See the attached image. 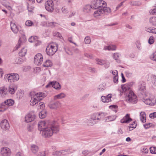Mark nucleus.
Here are the masks:
<instances>
[{"instance_id": "f257e3e1", "label": "nucleus", "mask_w": 156, "mask_h": 156, "mask_svg": "<svg viewBox=\"0 0 156 156\" xmlns=\"http://www.w3.org/2000/svg\"><path fill=\"white\" fill-rule=\"evenodd\" d=\"M91 6L93 9L99 8L94 12L95 16H100L102 14H106L110 12V9L106 7V2L102 0H96L92 1L91 2Z\"/></svg>"}, {"instance_id": "f03ea898", "label": "nucleus", "mask_w": 156, "mask_h": 156, "mask_svg": "<svg viewBox=\"0 0 156 156\" xmlns=\"http://www.w3.org/2000/svg\"><path fill=\"white\" fill-rule=\"evenodd\" d=\"M59 131L58 123L55 121L50 123L48 126L41 131L43 137L48 138L51 137L53 133H57Z\"/></svg>"}, {"instance_id": "7ed1b4c3", "label": "nucleus", "mask_w": 156, "mask_h": 156, "mask_svg": "<svg viewBox=\"0 0 156 156\" xmlns=\"http://www.w3.org/2000/svg\"><path fill=\"white\" fill-rule=\"evenodd\" d=\"M133 84V83L131 82L122 85L121 88L123 91L126 92L125 98L126 101L129 103L135 104L137 102V97L130 90Z\"/></svg>"}, {"instance_id": "20e7f679", "label": "nucleus", "mask_w": 156, "mask_h": 156, "mask_svg": "<svg viewBox=\"0 0 156 156\" xmlns=\"http://www.w3.org/2000/svg\"><path fill=\"white\" fill-rule=\"evenodd\" d=\"M58 45L55 42H52L49 44L46 49L48 55L51 56L53 55L58 49Z\"/></svg>"}, {"instance_id": "39448f33", "label": "nucleus", "mask_w": 156, "mask_h": 156, "mask_svg": "<svg viewBox=\"0 0 156 156\" xmlns=\"http://www.w3.org/2000/svg\"><path fill=\"white\" fill-rule=\"evenodd\" d=\"M14 103V101L12 99H8L5 101L0 104V112H4L8 109L9 106H12Z\"/></svg>"}, {"instance_id": "423d86ee", "label": "nucleus", "mask_w": 156, "mask_h": 156, "mask_svg": "<svg viewBox=\"0 0 156 156\" xmlns=\"http://www.w3.org/2000/svg\"><path fill=\"white\" fill-rule=\"evenodd\" d=\"M43 56L40 53L36 54L34 58V62L35 64L37 65H40L43 62Z\"/></svg>"}, {"instance_id": "0eeeda50", "label": "nucleus", "mask_w": 156, "mask_h": 156, "mask_svg": "<svg viewBox=\"0 0 156 156\" xmlns=\"http://www.w3.org/2000/svg\"><path fill=\"white\" fill-rule=\"evenodd\" d=\"M45 8L46 10L50 12H52L54 9L53 2L51 0L48 1L45 4Z\"/></svg>"}, {"instance_id": "6e6552de", "label": "nucleus", "mask_w": 156, "mask_h": 156, "mask_svg": "<svg viewBox=\"0 0 156 156\" xmlns=\"http://www.w3.org/2000/svg\"><path fill=\"white\" fill-rule=\"evenodd\" d=\"M1 127L2 129L4 130H8L9 128V123L7 120L4 119L1 122Z\"/></svg>"}, {"instance_id": "1a4fd4ad", "label": "nucleus", "mask_w": 156, "mask_h": 156, "mask_svg": "<svg viewBox=\"0 0 156 156\" xmlns=\"http://www.w3.org/2000/svg\"><path fill=\"white\" fill-rule=\"evenodd\" d=\"M1 152L2 156H10L11 154V151L10 149L6 147H4L2 148Z\"/></svg>"}, {"instance_id": "9d476101", "label": "nucleus", "mask_w": 156, "mask_h": 156, "mask_svg": "<svg viewBox=\"0 0 156 156\" xmlns=\"http://www.w3.org/2000/svg\"><path fill=\"white\" fill-rule=\"evenodd\" d=\"M61 105V103L59 101L51 102H50L48 106L51 109H56L58 108Z\"/></svg>"}, {"instance_id": "9b49d317", "label": "nucleus", "mask_w": 156, "mask_h": 156, "mask_svg": "<svg viewBox=\"0 0 156 156\" xmlns=\"http://www.w3.org/2000/svg\"><path fill=\"white\" fill-rule=\"evenodd\" d=\"M35 118V115L30 113L25 116V122L27 123L30 122L34 120Z\"/></svg>"}, {"instance_id": "f8f14e48", "label": "nucleus", "mask_w": 156, "mask_h": 156, "mask_svg": "<svg viewBox=\"0 0 156 156\" xmlns=\"http://www.w3.org/2000/svg\"><path fill=\"white\" fill-rule=\"evenodd\" d=\"M20 33L22 34V37H20L19 41L18 43L16 46V48L17 49L18 48L21 46L22 43L23 41H25L26 39V37L25 34L23 33V31L20 30Z\"/></svg>"}, {"instance_id": "ddd939ff", "label": "nucleus", "mask_w": 156, "mask_h": 156, "mask_svg": "<svg viewBox=\"0 0 156 156\" xmlns=\"http://www.w3.org/2000/svg\"><path fill=\"white\" fill-rule=\"evenodd\" d=\"M132 120V119L130 117L129 115L127 114L122 119H121L120 122L122 123H128Z\"/></svg>"}, {"instance_id": "4468645a", "label": "nucleus", "mask_w": 156, "mask_h": 156, "mask_svg": "<svg viewBox=\"0 0 156 156\" xmlns=\"http://www.w3.org/2000/svg\"><path fill=\"white\" fill-rule=\"evenodd\" d=\"M112 94H108L106 96H102L101 99L103 102H109L111 101Z\"/></svg>"}, {"instance_id": "2eb2a0df", "label": "nucleus", "mask_w": 156, "mask_h": 156, "mask_svg": "<svg viewBox=\"0 0 156 156\" xmlns=\"http://www.w3.org/2000/svg\"><path fill=\"white\" fill-rule=\"evenodd\" d=\"M11 29L12 31L15 34H16L18 30V27H17L15 23H12V22L10 23Z\"/></svg>"}, {"instance_id": "dca6fc26", "label": "nucleus", "mask_w": 156, "mask_h": 156, "mask_svg": "<svg viewBox=\"0 0 156 156\" xmlns=\"http://www.w3.org/2000/svg\"><path fill=\"white\" fill-rule=\"evenodd\" d=\"M36 97L35 96L33 98L31 97V99L30 101V104L31 105H34L37 103L39 101H40L42 99V98H36Z\"/></svg>"}, {"instance_id": "f3484780", "label": "nucleus", "mask_w": 156, "mask_h": 156, "mask_svg": "<svg viewBox=\"0 0 156 156\" xmlns=\"http://www.w3.org/2000/svg\"><path fill=\"white\" fill-rule=\"evenodd\" d=\"M52 87L57 90H59L61 89V86L60 83L56 81H52Z\"/></svg>"}, {"instance_id": "a211bd4d", "label": "nucleus", "mask_w": 156, "mask_h": 156, "mask_svg": "<svg viewBox=\"0 0 156 156\" xmlns=\"http://www.w3.org/2000/svg\"><path fill=\"white\" fill-rule=\"evenodd\" d=\"M144 100V102L145 104L147 105H153L156 102L155 101L156 100H154V99L151 100L150 99H147Z\"/></svg>"}, {"instance_id": "6ab92c4d", "label": "nucleus", "mask_w": 156, "mask_h": 156, "mask_svg": "<svg viewBox=\"0 0 156 156\" xmlns=\"http://www.w3.org/2000/svg\"><path fill=\"white\" fill-rule=\"evenodd\" d=\"M138 90L140 91H144L145 90V83L143 82H140L139 83Z\"/></svg>"}, {"instance_id": "aec40b11", "label": "nucleus", "mask_w": 156, "mask_h": 156, "mask_svg": "<svg viewBox=\"0 0 156 156\" xmlns=\"http://www.w3.org/2000/svg\"><path fill=\"white\" fill-rule=\"evenodd\" d=\"M45 122L44 121H42L39 122L38 124V129L40 131H41L44 129L46 128V127L45 126Z\"/></svg>"}, {"instance_id": "412c9836", "label": "nucleus", "mask_w": 156, "mask_h": 156, "mask_svg": "<svg viewBox=\"0 0 156 156\" xmlns=\"http://www.w3.org/2000/svg\"><path fill=\"white\" fill-rule=\"evenodd\" d=\"M146 31L150 33L156 34V28L153 27H145Z\"/></svg>"}, {"instance_id": "4be33fe9", "label": "nucleus", "mask_w": 156, "mask_h": 156, "mask_svg": "<svg viewBox=\"0 0 156 156\" xmlns=\"http://www.w3.org/2000/svg\"><path fill=\"white\" fill-rule=\"evenodd\" d=\"M38 147L34 144L32 145L31 147V149L33 153L37 154L39 150Z\"/></svg>"}, {"instance_id": "5701e85b", "label": "nucleus", "mask_w": 156, "mask_h": 156, "mask_svg": "<svg viewBox=\"0 0 156 156\" xmlns=\"http://www.w3.org/2000/svg\"><path fill=\"white\" fill-rule=\"evenodd\" d=\"M91 5H87L84 6L83 8V11L85 13H88L90 11L92 7Z\"/></svg>"}, {"instance_id": "b1692460", "label": "nucleus", "mask_w": 156, "mask_h": 156, "mask_svg": "<svg viewBox=\"0 0 156 156\" xmlns=\"http://www.w3.org/2000/svg\"><path fill=\"white\" fill-rule=\"evenodd\" d=\"M47 26L48 27H51V28H53L55 27H57L58 25V24L55 22H48L47 23H45Z\"/></svg>"}, {"instance_id": "393cba45", "label": "nucleus", "mask_w": 156, "mask_h": 156, "mask_svg": "<svg viewBox=\"0 0 156 156\" xmlns=\"http://www.w3.org/2000/svg\"><path fill=\"white\" fill-rule=\"evenodd\" d=\"M146 115L144 112H141L140 113V117L141 121L143 123L146 122Z\"/></svg>"}, {"instance_id": "a878e982", "label": "nucleus", "mask_w": 156, "mask_h": 156, "mask_svg": "<svg viewBox=\"0 0 156 156\" xmlns=\"http://www.w3.org/2000/svg\"><path fill=\"white\" fill-rule=\"evenodd\" d=\"M104 49L105 50L108 49L109 50H115L116 49V47L115 45H111L108 46H105Z\"/></svg>"}, {"instance_id": "bb28decb", "label": "nucleus", "mask_w": 156, "mask_h": 156, "mask_svg": "<svg viewBox=\"0 0 156 156\" xmlns=\"http://www.w3.org/2000/svg\"><path fill=\"white\" fill-rule=\"evenodd\" d=\"M17 87H14L12 85H10L9 88V91L10 94H13L14 93Z\"/></svg>"}, {"instance_id": "cd10ccee", "label": "nucleus", "mask_w": 156, "mask_h": 156, "mask_svg": "<svg viewBox=\"0 0 156 156\" xmlns=\"http://www.w3.org/2000/svg\"><path fill=\"white\" fill-rule=\"evenodd\" d=\"M47 115V111L45 110H43L40 112L39 114V116L41 119L45 118Z\"/></svg>"}, {"instance_id": "c85d7f7f", "label": "nucleus", "mask_w": 156, "mask_h": 156, "mask_svg": "<svg viewBox=\"0 0 156 156\" xmlns=\"http://www.w3.org/2000/svg\"><path fill=\"white\" fill-rule=\"evenodd\" d=\"M66 94L63 93H60L54 96V99L56 100L57 99H59L63 98L66 96Z\"/></svg>"}, {"instance_id": "c756f323", "label": "nucleus", "mask_w": 156, "mask_h": 156, "mask_svg": "<svg viewBox=\"0 0 156 156\" xmlns=\"http://www.w3.org/2000/svg\"><path fill=\"white\" fill-rule=\"evenodd\" d=\"M98 122V121H95L90 118L88 121L87 123L88 125L91 126L97 123Z\"/></svg>"}, {"instance_id": "7c9ffc66", "label": "nucleus", "mask_w": 156, "mask_h": 156, "mask_svg": "<svg viewBox=\"0 0 156 156\" xmlns=\"http://www.w3.org/2000/svg\"><path fill=\"white\" fill-rule=\"evenodd\" d=\"M52 65V62L50 60H48L46 61L45 62L43 65L44 67H49L51 66Z\"/></svg>"}, {"instance_id": "2f4dec72", "label": "nucleus", "mask_w": 156, "mask_h": 156, "mask_svg": "<svg viewBox=\"0 0 156 156\" xmlns=\"http://www.w3.org/2000/svg\"><path fill=\"white\" fill-rule=\"evenodd\" d=\"M150 23L154 26H156V17H152L150 18L149 20Z\"/></svg>"}, {"instance_id": "473e14b6", "label": "nucleus", "mask_w": 156, "mask_h": 156, "mask_svg": "<svg viewBox=\"0 0 156 156\" xmlns=\"http://www.w3.org/2000/svg\"><path fill=\"white\" fill-rule=\"evenodd\" d=\"M115 119V117L114 116H110L106 117L105 118V122H110L113 121Z\"/></svg>"}, {"instance_id": "72a5a7b5", "label": "nucleus", "mask_w": 156, "mask_h": 156, "mask_svg": "<svg viewBox=\"0 0 156 156\" xmlns=\"http://www.w3.org/2000/svg\"><path fill=\"white\" fill-rule=\"evenodd\" d=\"M0 2L2 5L5 6L6 8L8 9L10 8V7L9 6V3L8 2L5 0H2Z\"/></svg>"}, {"instance_id": "f704fd0d", "label": "nucleus", "mask_w": 156, "mask_h": 156, "mask_svg": "<svg viewBox=\"0 0 156 156\" xmlns=\"http://www.w3.org/2000/svg\"><path fill=\"white\" fill-rule=\"evenodd\" d=\"M27 49L24 48H23L19 52V55L20 56H24L27 53Z\"/></svg>"}, {"instance_id": "c9c22d12", "label": "nucleus", "mask_w": 156, "mask_h": 156, "mask_svg": "<svg viewBox=\"0 0 156 156\" xmlns=\"http://www.w3.org/2000/svg\"><path fill=\"white\" fill-rule=\"evenodd\" d=\"M132 5L140 6L142 5V3L139 1L131 2H130Z\"/></svg>"}, {"instance_id": "e433bc0d", "label": "nucleus", "mask_w": 156, "mask_h": 156, "mask_svg": "<svg viewBox=\"0 0 156 156\" xmlns=\"http://www.w3.org/2000/svg\"><path fill=\"white\" fill-rule=\"evenodd\" d=\"M38 38L37 36H31L29 38V41L30 42H36Z\"/></svg>"}, {"instance_id": "4c0bfd02", "label": "nucleus", "mask_w": 156, "mask_h": 156, "mask_svg": "<svg viewBox=\"0 0 156 156\" xmlns=\"http://www.w3.org/2000/svg\"><path fill=\"white\" fill-rule=\"evenodd\" d=\"M113 57L116 61L117 62H120V61L119 59V55L118 53H114L113 56Z\"/></svg>"}, {"instance_id": "58836bf2", "label": "nucleus", "mask_w": 156, "mask_h": 156, "mask_svg": "<svg viewBox=\"0 0 156 156\" xmlns=\"http://www.w3.org/2000/svg\"><path fill=\"white\" fill-rule=\"evenodd\" d=\"M13 82H15L18 81L19 79V76L17 73H13Z\"/></svg>"}, {"instance_id": "ea45409f", "label": "nucleus", "mask_w": 156, "mask_h": 156, "mask_svg": "<svg viewBox=\"0 0 156 156\" xmlns=\"http://www.w3.org/2000/svg\"><path fill=\"white\" fill-rule=\"evenodd\" d=\"M35 96L37 98L40 97H44L46 96V94L41 92H39L35 94Z\"/></svg>"}, {"instance_id": "a19ab883", "label": "nucleus", "mask_w": 156, "mask_h": 156, "mask_svg": "<svg viewBox=\"0 0 156 156\" xmlns=\"http://www.w3.org/2000/svg\"><path fill=\"white\" fill-rule=\"evenodd\" d=\"M13 73L8 74L7 75V76H6V77L7 78L8 80L9 81L10 80V82H11V81H13Z\"/></svg>"}, {"instance_id": "79ce46f5", "label": "nucleus", "mask_w": 156, "mask_h": 156, "mask_svg": "<svg viewBox=\"0 0 156 156\" xmlns=\"http://www.w3.org/2000/svg\"><path fill=\"white\" fill-rule=\"evenodd\" d=\"M23 62V59L20 58L18 57L15 59V62L17 64H21Z\"/></svg>"}, {"instance_id": "37998d69", "label": "nucleus", "mask_w": 156, "mask_h": 156, "mask_svg": "<svg viewBox=\"0 0 156 156\" xmlns=\"http://www.w3.org/2000/svg\"><path fill=\"white\" fill-rule=\"evenodd\" d=\"M150 57L152 60L156 61V52L153 53Z\"/></svg>"}, {"instance_id": "c03bdc74", "label": "nucleus", "mask_w": 156, "mask_h": 156, "mask_svg": "<svg viewBox=\"0 0 156 156\" xmlns=\"http://www.w3.org/2000/svg\"><path fill=\"white\" fill-rule=\"evenodd\" d=\"M96 60L97 62V63L98 64L102 65H103L105 63V61L103 60L99 59H96Z\"/></svg>"}, {"instance_id": "a18cd8bd", "label": "nucleus", "mask_w": 156, "mask_h": 156, "mask_svg": "<svg viewBox=\"0 0 156 156\" xmlns=\"http://www.w3.org/2000/svg\"><path fill=\"white\" fill-rule=\"evenodd\" d=\"M150 152L152 154H156V147H151L150 148Z\"/></svg>"}, {"instance_id": "49530a36", "label": "nucleus", "mask_w": 156, "mask_h": 156, "mask_svg": "<svg viewBox=\"0 0 156 156\" xmlns=\"http://www.w3.org/2000/svg\"><path fill=\"white\" fill-rule=\"evenodd\" d=\"M6 89H5L4 87H2L1 88L0 90V93L2 94H6Z\"/></svg>"}, {"instance_id": "de8ad7c7", "label": "nucleus", "mask_w": 156, "mask_h": 156, "mask_svg": "<svg viewBox=\"0 0 156 156\" xmlns=\"http://www.w3.org/2000/svg\"><path fill=\"white\" fill-rule=\"evenodd\" d=\"M62 154V152L61 151H56L52 153V155L60 156Z\"/></svg>"}, {"instance_id": "09e8293b", "label": "nucleus", "mask_w": 156, "mask_h": 156, "mask_svg": "<svg viewBox=\"0 0 156 156\" xmlns=\"http://www.w3.org/2000/svg\"><path fill=\"white\" fill-rule=\"evenodd\" d=\"M84 41L86 44H89L90 42V37L88 36L86 37L85 38Z\"/></svg>"}, {"instance_id": "8fccbe9b", "label": "nucleus", "mask_w": 156, "mask_h": 156, "mask_svg": "<svg viewBox=\"0 0 156 156\" xmlns=\"http://www.w3.org/2000/svg\"><path fill=\"white\" fill-rule=\"evenodd\" d=\"M154 37L153 36H151L150 37L148 41V43L150 44H151L153 43L154 42Z\"/></svg>"}, {"instance_id": "3c124183", "label": "nucleus", "mask_w": 156, "mask_h": 156, "mask_svg": "<svg viewBox=\"0 0 156 156\" xmlns=\"http://www.w3.org/2000/svg\"><path fill=\"white\" fill-rule=\"evenodd\" d=\"M32 24V22L30 20H27L25 22V25L27 26H31Z\"/></svg>"}, {"instance_id": "603ef678", "label": "nucleus", "mask_w": 156, "mask_h": 156, "mask_svg": "<svg viewBox=\"0 0 156 156\" xmlns=\"http://www.w3.org/2000/svg\"><path fill=\"white\" fill-rule=\"evenodd\" d=\"M96 116L97 114H94L92 115L91 118L95 121H97V120H100V118L98 117L97 118Z\"/></svg>"}, {"instance_id": "864d4df0", "label": "nucleus", "mask_w": 156, "mask_h": 156, "mask_svg": "<svg viewBox=\"0 0 156 156\" xmlns=\"http://www.w3.org/2000/svg\"><path fill=\"white\" fill-rule=\"evenodd\" d=\"M141 151L145 153H147L148 152V150L146 147H144L143 148L141 149Z\"/></svg>"}, {"instance_id": "5fc2aeb1", "label": "nucleus", "mask_w": 156, "mask_h": 156, "mask_svg": "<svg viewBox=\"0 0 156 156\" xmlns=\"http://www.w3.org/2000/svg\"><path fill=\"white\" fill-rule=\"evenodd\" d=\"M152 126V125L151 123H146L144 124V126L146 129H147L151 127Z\"/></svg>"}, {"instance_id": "6e6d98bb", "label": "nucleus", "mask_w": 156, "mask_h": 156, "mask_svg": "<svg viewBox=\"0 0 156 156\" xmlns=\"http://www.w3.org/2000/svg\"><path fill=\"white\" fill-rule=\"evenodd\" d=\"M113 81L114 83H117L118 82V75L114 76L113 78Z\"/></svg>"}, {"instance_id": "4d7b16f0", "label": "nucleus", "mask_w": 156, "mask_h": 156, "mask_svg": "<svg viewBox=\"0 0 156 156\" xmlns=\"http://www.w3.org/2000/svg\"><path fill=\"white\" fill-rule=\"evenodd\" d=\"M36 155L38 156H45V151L40 152L37 153Z\"/></svg>"}, {"instance_id": "13d9d810", "label": "nucleus", "mask_w": 156, "mask_h": 156, "mask_svg": "<svg viewBox=\"0 0 156 156\" xmlns=\"http://www.w3.org/2000/svg\"><path fill=\"white\" fill-rule=\"evenodd\" d=\"M149 117L151 119H154L156 117V112H154L150 114Z\"/></svg>"}, {"instance_id": "bf43d9fd", "label": "nucleus", "mask_w": 156, "mask_h": 156, "mask_svg": "<svg viewBox=\"0 0 156 156\" xmlns=\"http://www.w3.org/2000/svg\"><path fill=\"white\" fill-rule=\"evenodd\" d=\"M150 13L152 15H156V8L151 9L150 12Z\"/></svg>"}, {"instance_id": "052dcab7", "label": "nucleus", "mask_w": 156, "mask_h": 156, "mask_svg": "<svg viewBox=\"0 0 156 156\" xmlns=\"http://www.w3.org/2000/svg\"><path fill=\"white\" fill-rule=\"evenodd\" d=\"M110 72L111 73L112 72V73L113 75L114 76H118V71L116 70H115L114 71H112L111 70V71H110Z\"/></svg>"}, {"instance_id": "680f3d73", "label": "nucleus", "mask_w": 156, "mask_h": 156, "mask_svg": "<svg viewBox=\"0 0 156 156\" xmlns=\"http://www.w3.org/2000/svg\"><path fill=\"white\" fill-rule=\"evenodd\" d=\"M89 96V94H85L81 98V99L82 100H84L86 98H88Z\"/></svg>"}, {"instance_id": "e2e57ef3", "label": "nucleus", "mask_w": 156, "mask_h": 156, "mask_svg": "<svg viewBox=\"0 0 156 156\" xmlns=\"http://www.w3.org/2000/svg\"><path fill=\"white\" fill-rule=\"evenodd\" d=\"M62 10L63 13H68V11L65 7H63L62 9Z\"/></svg>"}, {"instance_id": "0e129e2a", "label": "nucleus", "mask_w": 156, "mask_h": 156, "mask_svg": "<svg viewBox=\"0 0 156 156\" xmlns=\"http://www.w3.org/2000/svg\"><path fill=\"white\" fill-rule=\"evenodd\" d=\"M64 49L65 50L66 52L68 54H70V51L69 50V49L68 48L65 47Z\"/></svg>"}, {"instance_id": "69168bd1", "label": "nucleus", "mask_w": 156, "mask_h": 156, "mask_svg": "<svg viewBox=\"0 0 156 156\" xmlns=\"http://www.w3.org/2000/svg\"><path fill=\"white\" fill-rule=\"evenodd\" d=\"M39 104L40 106V109L43 108L45 106L44 103L43 102H40Z\"/></svg>"}, {"instance_id": "338daca9", "label": "nucleus", "mask_w": 156, "mask_h": 156, "mask_svg": "<svg viewBox=\"0 0 156 156\" xmlns=\"http://www.w3.org/2000/svg\"><path fill=\"white\" fill-rule=\"evenodd\" d=\"M105 67L106 68H108L109 66L110 63L109 62H105Z\"/></svg>"}, {"instance_id": "774afa93", "label": "nucleus", "mask_w": 156, "mask_h": 156, "mask_svg": "<svg viewBox=\"0 0 156 156\" xmlns=\"http://www.w3.org/2000/svg\"><path fill=\"white\" fill-rule=\"evenodd\" d=\"M152 83L153 85L155 86H156V78H154L153 79Z\"/></svg>"}]
</instances>
